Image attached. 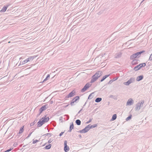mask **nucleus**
<instances>
[{"label":"nucleus","mask_w":152,"mask_h":152,"mask_svg":"<svg viewBox=\"0 0 152 152\" xmlns=\"http://www.w3.org/2000/svg\"><path fill=\"white\" fill-rule=\"evenodd\" d=\"M144 52L145 51L142 50L141 51L135 53L133 54L130 56V59L133 60L135 58H139L141 54Z\"/></svg>","instance_id":"obj_1"},{"label":"nucleus","mask_w":152,"mask_h":152,"mask_svg":"<svg viewBox=\"0 0 152 152\" xmlns=\"http://www.w3.org/2000/svg\"><path fill=\"white\" fill-rule=\"evenodd\" d=\"M144 103V101H142L140 103L138 102L136 104V107H135V110L136 111H138L139 110L140 108L141 107H142L143 106V104Z\"/></svg>","instance_id":"obj_2"},{"label":"nucleus","mask_w":152,"mask_h":152,"mask_svg":"<svg viewBox=\"0 0 152 152\" xmlns=\"http://www.w3.org/2000/svg\"><path fill=\"white\" fill-rule=\"evenodd\" d=\"M48 106L47 104L44 105L42 107L39 109V113L38 115H37V116H39V115L42 113V112L48 108Z\"/></svg>","instance_id":"obj_3"},{"label":"nucleus","mask_w":152,"mask_h":152,"mask_svg":"<svg viewBox=\"0 0 152 152\" xmlns=\"http://www.w3.org/2000/svg\"><path fill=\"white\" fill-rule=\"evenodd\" d=\"M89 129V125H88L82 130L80 131L79 132L81 133H85L87 132Z\"/></svg>","instance_id":"obj_4"},{"label":"nucleus","mask_w":152,"mask_h":152,"mask_svg":"<svg viewBox=\"0 0 152 152\" xmlns=\"http://www.w3.org/2000/svg\"><path fill=\"white\" fill-rule=\"evenodd\" d=\"M91 86L90 84L89 83H87L84 87L82 89L81 92H84L86 90Z\"/></svg>","instance_id":"obj_5"},{"label":"nucleus","mask_w":152,"mask_h":152,"mask_svg":"<svg viewBox=\"0 0 152 152\" xmlns=\"http://www.w3.org/2000/svg\"><path fill=\"white\" fill-rule=\"evenodd\" d=\"M67 141L65 140L64 142V150L66 152L68 151L69 150V148L68 146L67 145Z\"/></svg>","instance_id":"obj_6"},{"label":"nucleus","mask_w":152,"mask_h":152,"mask_svg":"<svg viewBox=\"0 0 152 152\" xmlns=\"http://www.w3.org/2000/svg\"><path fill=\"white\" fill-rule=\"evenodd\" d=\"M134 103V101L131 98H130L129 99L126 103V105H131Z\"/></svg>","instance_id":"obj_7"},{"label":"nucleus","mask_w":152,"mask_h":152,"mask_svg":"<svg viewBox=\"0 0 152 152\" xmlns=\"http://www.w3.org/2000/svg\"><path fill=\"white\" fill-rule=\"evenodd\" d=\"M79 99V96H77L75 98L73 99L72 102H71V104L72 105H74V104L75 102H76L77 100Z\"/></svg>","instance_id":"obj_8"},{"label":"nucleus","mask_w":152,"mask_h":152,"mask_svg":"<svg viewBox=\"0 0 152 152\" xmlns=\"http://www.w3.org/2000/svg\"><path fill=\"white\" fill-rule=\"evenodd\" d=\"M35 57L34 56H31L29 57L27 59L25 60V62L26 63L30 61H32L34 58Z\"/></svg>","instance_id":"obj_9"},{"label":"nucleus","mask_w":152,"mask_h":152,"mask_svg":"<svg viewBox=\"0 0 152 152\" xmlns=\"http://www.w3.org/2000/svg\"><path fill=\"white\" fill-rule=\"evenodd\" d=\"M98 78L95 75H93L91 81V83H94L96 81Z\"/></svg>","instance_id":"obj_10"},{"label":"nucleus","mask_w":152,"mask_h":152,"mask_svg":"<svg viewBox=\"0 0 152 152\" xmlns=\"http://www.w3.org/2000/svg\"><path fill=\"white\" fill-rule=\"evenodd\" d=\"M10 4L7 5L6 6H4L2 10H0V12H4L6 10L7 7L10 6Z\"/></svg>","instance_id":"obj_11"},{"label":"nucleus","mask_w":152,"mask_h":152,"mask_svg":"<svg viewBox=\"0 0 152 152\" xmlns=\"http://www.w3.org/2000/svg\"><path fill=\"white\" fill-rule=\"evenodd\" d=\"M102 75V72L101 71H99L95 74V75L98 78L99 77Z\"/></svg>","instance_id":"obj_12"},{"label":"nucleus","mask_w":152,"mask_h":152,"mask_svg":"<svg viewBox=\"0 0 152 152\" xmlns=\"http://www.w3.org/2000/svg\"><path fill=\"white\" fill-rule=\"evenodd\" d=\"M45 122L43 120L42 121L41 120H40L37 123L38 126H41Z\"/></svg>","instance_id":"obj_13"},{"label":"nucleus","mask_w":152,"mask_h":152,"mask_svg":"<svg viewBox=\"0 0 152 152\" xmlns=\"http://www.w3.org/2000/svg\"><path fill=\"white\" fill-rule=\"evenodd\" d=\"M75 91H73L71 92H70L68 95V97L69 98L75 95Z\"/></svg>","instance_id":"obj_14"},{"label":"nucleus","mask_w":152,"mask_h":152,"mask_svg":"<svg viewBox=\"0 0 152 152\" xmlns=\"http://www.w3.org/2000/svg\"><path fill=\"white\" fill-rule=\"evenodd\" d=\"M143 78V76L142 75L138 76L136 78V80L137 81H139L142 80Z\"/></svg>","instance_id":"obj_15"},{"label":"nucleus","mask_w":152,"mask_h":152,"mask_svg":"<svg viewBox=\"0 0 152 152\" xmlns=\"http://www.w3.org/2000/svg\"><path fill=\"white\" fill-rule=\"evenodd\" d=\"M121 55L122 53L121 52H119L115 54V57L117 58H119L121 56Z\"/></svg>","instance_id":"obj_16"},{"label":"nucleus","mask_w":152,"mask_h":152,"mask_svg":"<svg viewBox=\"0 0 152 152\" xmlns=\"http://www.w3.org/2000/svg\"><path fill=\"white\" fill-rule=\"evenodd\" d=\"M74 128V125L73 123H72L70 125L69 129V132H71L72 129Z\"/></svg>","instance_id":"obj_17"},{"label":"nucleus","mask_w":152,"mask_h":152,"mask_svg":"<svg viewBox=\"0 0 152 152\" xmlns=\"http://www.w3.org/2000/svg\"><path fill=\"white\" fill-rule=\"evenodd\" d=\"M135 78L134 77H131L128 80L129 81L130 83H134L135 81Z\"/></svg>","instance_id":"obj_18"},{"label":"nucleus","mask_w":152,"mask_h":152,"mask_svg":"<svg viewBox=\"0 0 152 152\" xmlns=\"http://www.w3.org/2000/svg\"><path fill=\"white\" fill-rule=\"evenodd\" d=\"M117 118V115L116 114H114L112 117L111 121H113L115 120Z\"/></svg>","instance_id":"obj_19"},{"label":"nucleus","mask_w":152,"mask_h":152,"mask_svg":"<svg viewBox=\"0 0 152 152\" xmlns=\"http://www.w3.org/2000/svg\"><path fill=\"white\" fill-rule=\"evenodd\" d=\"M139 68H141L142 67H144L145 66L146 64L145 63H142L140 64L139 65Z\"/></svg>","instance_id":"obj_20"},{"label":"nucleus","mask_w":152,"mask_h":152,"mask_svg":"<svg viewBox=\"0 0 152 152\" xmlns=\"http://www.w3.org/2000/svg\"><path fill=\"white\" fill-rule=\"evenodd\" d=\"M110 75H105V76H104L102 78V79L101 80V82H102L103 81V80H104L106 78H107V77H109Z\"/></svg>","instance_id":"obj_21"},{"label":"nucleus","mask_w":152,"mask_h":152,"mask_svg":"<svg viewBox=\"0 0 152 152\" xmlns=\"http://www.w3.org/2000/svg\"><path fill=\"white\" fill-rule=\"evenodd\" d=\"M102 100V99L101 98H97L95 99V101L96 102H100Z\"/></svg>","instance_id":"obj_22"},{"label":"nucleus","mask_w":152,"mask_h":152,"mask_svg":"<svg viewBox=\"0 0 152 152\" xmlns=\"http://www.w3.org/2000/svg\"><path fill=\"white\" fill-rule=\"evenodd\" d=\"M51 144H49V145H47L45 147V149H49L51 148Z\"/></svg>","instance_id":"obj_23"},{"label":"nucleus","mask_w":152,"mask_h":152,"mask_svg":"<svg viewBox=\"0 0 152 152\" xmlns=\"http://www.w3.org/2000/svg\"><path fill=\"white\" fill-rule=\"evenodd\" d=\"M75 122L78 125H80L81 124V121L79 119L75 121Z\"/></svg>","instance_id":"obj_24"},{"label":"nucleus","mask_w":152,"mask_h":152,"mask_svg":"<svg viewBox=\"0 0 152 152\" xmlns=\"http://www.w3.org/2000/svg\"><path fill=\"white\" fill-rule=\"evenodd\" d=\"M140 69V68H139V65H137L135 67H134V70L135 71H137L139 69Z\"/></svg>","instance_id":"obj_25"},{"label":"nucleus","mask_w":152,"mask_h":152,"mask_svg":"<svg viewBox=\"0 0 152 152\" xmlns=\"http://www.w3.org/2000/svg\"><path fill=\"white\" fill-rule=\"evenodd\" d=\"M23 128H24V126H23L22 127H21L20 128V129L19 130V134L22 133L23 132V130H24Z\"/></svg>","instance_id":"obj_26"},{"label":"nucleus","mask_w":152,"mask_h":152,"mask_svg":"<svg viewBox=\"0 0 152 152\" xmlns=\"http://www.w3.org/2000/svg\"><path fill=\"white\" fill-rule=\"evenodd\" d=\"M94 94V93H91L88 97V99H91L93 97V94Z\"/></svg>","instance_id":"obj_27"},{"label":"nucleus","mask_w":152,"mask_h":152,"mask_svg":"<svg viewBox=\"0 0 152 152\" xmlns=\"http://www.w3.org/2000/svg\"><path fill=\"white\" fill-rule=\"evenodd\" d=\"M42 119H43V121H44V122L45 123V122H47L49 120V118L48 117H47L43 119V118H42Z\"/></svg>","instance_id":"obj_28"},{"label":"nucleus","mask_w":152,"mask_h":152,"mask_svg":"<svg viewBox=\"0 0 152 152\" xmlns=\"http://www.w3.org/2000/svg\"><path fill=\"white\" fill-rule=\"evenodd\" d=\"M130 84H131V83L129 80L126 82L124 83V84L126 86H129Z\"/></svg>","instance_id":"obj_29"},{"label":"nucleus","mask_w":152,"mask_h":152,"mask_svg":"<svg viewBox=\"0 0 152 152\" xmlns=\"http://www.w3.org/2000/svg\"><path fill=\"white\" fill-rule=\"evenodd\" d=\"M110 98H113L115 99H117V96H113V95H111L109 96Z\"/></svg>","instance_id":"obj_30"},{"label":"nucleus","mask_w":152,"mask_h":152,"mask_svg":"<svg viewBox=\"0 0 152 152\" xmlns=\"http://www.w3.org/2000/svg\"><path fill=\"white\" fill-rule=\"evenodd\" d=\"M50 75L49 74L47 76V77H46V78L43 80V82H42V83L44 82L47 80L48 79V78H50Z\"/></svg>","instance_id":"obj_31"},{"label":"nucleus","mask_w":152,"mask_h":152,"mask_svg":"<svg viewBox=\"0 0 152 152\" xmlns=\"http://www.w3.org/2000/svg\"><path fill=\"white\" fill-rule=\"evenodd\" d=\"M89 125V126L90 125ZM96 126H97V125L96 124H94V125H91V126H89V129H90L95 128V127H96Z\"/></svg>","instance_id":"obj_32"},{"label":"nucleus","mask_w":152,"mask_h":152,"mask_svg":"<svg viewBox=\"0 0 152 152\" xmlns=\"http://www.w3.org/2000/svg\"><path fill=\"white\" fill-rule=\"evenodd\" d=\"M25 60L24 61H23L22 62L20 61V65H23V64H25V63H26L25 62Z\"/></svg>","instance_id":"obj_33"},{"label":"nucleus","mask_w":152,"mask_h":152,"mask_svg":"<svg viewBox=\"0 0 152 152\" xmlns=\"http://www.w3.org/2000/svg\"><path fill=\"white\" fill-rule=\"evenodd\" d=\"M132 118V115H130L129 116H128L126 119V121H128L131 118Z\"/></svg>","instance_id":"obj_34"},{"label":"nucleus","mask_w":152,"mask_h":152,"mask_svg":"<svg viewBox=\"0 0 152 152\" xmlns=\"http://www.w3.org/2000/svg\"><path fill=\"white\" fill-rule=\"evenodd\" d=\"M137 61V60H134L132 61V64H134L136 63Z\"/></svg>","instance_id":"obj_35"},{"label":"nucleus","mask_w":152,"mask_h":152,"mask_svg":"<svg viewBox=\"0 0 152 152\" xmlns=\"http://www.w3.org/2000/svg\"><path fill=\"white\" fill-rule=\"evenodd\" d=\"M39 141L37 140H33V144H35L36 143H37V142H38Z\"/></svg>","instance_id":"obj_36"},{"label":"nucleus","mask_w":152,"mask_h":152,"mask_svg":"<svg viewBox=\"0 0 152 152\" xmlns=\"http://www.w3.org/2000/svg\"><path fill=\"white\" fill-rule=\"evenodd\" d=\"M12 149H13V148H10V149L7 150L4 152H9V151H11Z\"/></svg>","instance_id":"obj_37"},{"label":"nucleus","mask_w":152,"mask_h":152,"mask_svg":"<svg viewBox=\"0 0 152 152\" xmlns=\"http://www.w3.org/2000/svg\"><path fill=\"white\" fill-rule=\"evenodd\" d=\"M149 60L151 61L152 60V53L150 55L149 58Z\"/></svg>","instance_id":"obj_38"},{"label":"nucleus","mask_w":152,"mask_h":152,"mask_svg":"<svg viewBox=\"0 0 152 152\" xmlns=\"http://www.w3.org/2000/svg\"><path fill=\"white\" fill-rule=\"evenodd\" d=\"M92 120V119H90L89 121H88V122H86V124H88V123H89L91 122V121Z\"/></svg>","instance_id":"obj_39"},{"label":"nucleus","mask_w":152,"mask_h":152,"mask_svg":"<svg viewBox=\"0 0 152 152\" xmlns=\"http://www.w3.org/2000/svg\"><path fill=\"white\" fill-rule=\"evenodd\" d=\"M52 141V140L50 139L48 141L49 143H51Z\"/></svg>","instance_id":"obj_40"},{"label":"nucleus","mask_w":152,"mask_h":152,"mask_svg":"<svg viewBox=\"0 0 152 152\" xmlns=\"http://www.w3.org/2000/svg\"><path fill=\"white\" fill-rule=\"evenodd\" d=\"M64 133V132H61V133H60L59 134L60 136H61Z\"/></svg>","instance_id":"obj_41"},{"label":"nucleus","mask_w":152,"mask_h":152,"mask_svg":"<svg viewBox=\"0 0 152 152\" xmlns=\"http://www.w3.org/2000/svg\"><path fill=\"white\" fill-rule=\"evenodd\" d=\"M34 123H32L30 124V125L31 126H32L34 125Z\"/></svg>","instance_id":"obj_42"},{"label":"nucleus","mask_w":152,"mask_h":152,"mask_svg":"<svg viewBox=\"0 0 152 152\" xmlns=\"http://www.w3.org/2000/svg\"><path fill=\"white\" fill-rule=\"evenodd\" d=\"M51 135V134L50 133H47L45 134H44L43 135V136H44L45 135Z\"/></svg>","instance_id":"obj_43"},{"label":"nucleus","mask_w":152,"mask_h":152,"mask_svg":"<svg viewBox=\"0 0 152 152\" xmlns=\"http://www.w3.org/2000/svg\"><path fill=\"white\" fill-rule=\"evenodd\" d=\"M83 108L81 109L79 111V112H78V113H80L81 112V111L83 110Z\"/></svg>","instance_id":"obj_44"},{"label":"nucleus","mask_w":152,"mask_h":152,"mask_svg":"<svg viewBox=\"0 0 152 152\" xmlns=\"http://www.w3.org/2000/svg\"><path fill=\"white\" fill-rule=\"evenodd\" d=\"M31 133H30V134H29L28 135V136L27 137V138H28V137H29L31 135Z\"/></svg>","instance_id":"obj_45"},{"label":"nucleus","mask_w":152,"mask_h":152,"mask_svg":"<svg viewBox=\"0 0 152 152\" xmlns=\"http://www.w3.org/2000/svg\"><path fill=\"white\" fill-rule=\"evenodd\" d=\"M26 145H24L23 146V147H25L26 146Z\"/></svg>","instance_id":"obj_46"},{"label":"nucleus","mask_w":152,"mask_h":152,"mask_svg":"<svg viewBox=\"0 0 152 152\" xmlns=\"http://www.w3.org/2000/svg\"><path fill=\"white\" fill-rule=\"evenodd\" d=\"M79 137H81V135H79Z\"/></svg>","instance_id":"obj_47"},{"label":"nucleus","mask_w":152,"mask_h":152,"mask_svg":"<svg viewBox=\"0 0 152 152\" xmlns=\"http://www.w3.org/2000/svg\"><path fill=\"white\" fill-rule=\"evenodd\" d=\"M8 43H10V41H9V42H8Z\"/></svg>","instance_id":"obj_48"},{"label":"nucleus","mask_w":152,"mask_h":152,"mask_svg":"<svg viewBox=\"0 0 152 152\" xmlns=\"http://www.w3.org/2000/svg\"><path fill=\"white\" fill-rule=\"evenodd\" d=\"M21 58H20V59H21Z\"/></svg>","instance_id":"obj_49"}]
</instances>
